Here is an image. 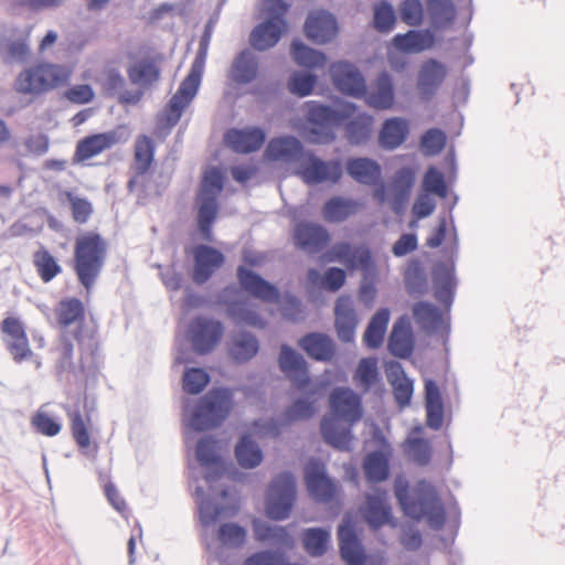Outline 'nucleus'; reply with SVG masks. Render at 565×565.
<instances>
[{"label": "nucleus", "instance_id": "1", "mask_svg": "<svg viewBox=\"0 0 565 565\" xmlns=\"http://www.w3.org/2000/svg\"><path fill=\"white\" fill-rule=\"evenodd\" d=\"M58 328L62 330L56 347L57 365L61 370L73 366L75 345L78 350V364L85 367L94 361L99 350L97 331L85 324V306L75 297L63 298L54 309Z\"/></svg>", "mask_w": 565, "mask_h": 565}, {"label": "nucleus", "instance_id": "2", "mask_svg": "<svg viewBox=\"0 0 565 565\" xmlns=\"http://www.w3.org/2000/svg\"><path fill=\"white\" fill-rule=\"evenodd\" d=\"M395 497L404 512L411 519H425L430 529L439 531L446 522V512L434 486L422 480L411 492L406 481L396 480Z\"/></svg>", "mask_w": 565, "mask_h": 565}, {"label": "nucleus", "instance_id": "3", "mask_svg": "<svg viewBox=\"0 0 565 565\" xmlns=\"http://www.w3.org/2000/svg\"><path fill=\"white\" fill-rule=\"evenodd\" d=\"M108 247L107 239L95 231L84 232L75 238L73 269L86 290L98 279L107 259Z\"/></svg>", "mask_w": 565, "mask_h": 565}, {"label": "nucleus", "instance_id": "4", "mask_svg": "<svg viewBox=\"0 0 565 565\" xmlns=\"http://www.w3.org/2000/svg\"><path fill=\"white\" fill-rule=\"evenodd\" d=\"M329 262H339L349 269L360 267L363 280L359 289V298L365 306H371L376 297V269L371 250L366 246L352 247L348 242H338L327 253Z\"/></svg>", "mask_w": 565, "mask_h": 565}, {"label": "nucleus", "instance_id": "5", "mask_svg": "<svg viewBox=\"0 0 565 565\" xmlns=\"http://www.w3.org/2000/svg\"><path fill=\"white\" fill-rule=\"evenodd\" d=\"M233 394L228 388H213L202 396L190 413L184 407L186 425L195 431H205L218 427L230 415Z\"/></svg>", "mask_w": 565, "mask_h": 565}, {"label": "nucleus", "instance_id": "6", "mask_svg": "<svg viewBox=\"0 0 565 565\" xmlns=\"http://www.w3.org/2000/svg\"><path fill=\"white\" fill-rule=\"evenodd\" d=\"M73 70L70 66L41 62L22 71L15 79V89L22 94L40 95L67 85Z\"/></svg>", "mask_w": 565, "mask_h": 565}, {"label": "nucleus", "instance_id": "7", "mask_svg": "<svg viewBox=\"0 0 565 565\" xmlns=\"http://www.w3.org/2000/svg\"><path fill=\"white\" fill-rule=\"evenodd\" d=\"M224 188V175L213 168L204 173L196 195V224L202 239L213 242V225L218 214L217 196Z\"/></svg>", "mask_w": 565, "mask_h": 565}, {"label": "nucleus", "instance_id": "8", "mask_svg": "<svg viewBox=\"0 0 565 565\" xmlns=\"http://www.w3.org/2000/svg\"><path fill=\"white\" fill-rule=\"evenodd\" d=\"M356 106L347 104L342 110L311 100L308 103L309 134L316 143H330L335 139L334 129L354 114Z\"/></svg>", "mask_w": 565, "mask_h": 565}, {"label": "nucleus", "instance_id": "9", "mask_svg": "<svg viewBox=\"0 0 565 565\" xmlns=\"http://www.w3.org/2000/svg\"><path fill=\"white\" fill-rule=\"evenodd\" d=\"M202 79L190 74L181 82L163 111L158 116L154 136L163 140L179 122L184 109L198 94Z\"/></svg>", "mask_w": 565, "mask_h": 565}, {"label": "nucleus", "instance_id": "10", "mask_svg": "<svg viewBox=\"0 0 565 565\" xmlns=\"http://www.w3.org/2000/svg\"><path fill=\"white\" fill-rule=\"evenodd\" d=\"M454 236L450 246L445 250L448 260L437 262L431 270L435 287V298L438 302L449 308L455 299L458 285L456 277V260L459 254V239L456 227H452Z\"/></svg>", "mask_w": 565, "mask_h": 565}, {"label": "nucleus", "instance_id": "11", "mask_svg": "<svg viewBox=\"0 0 565 565\" xmlns=\"http://www.w3.org/2000/svg\"><path fill=\"white\" fill-rule=\"evenodd\" d=\"M296 500V479L290 471L277 475L268 486L266 494L267 516L275 521L289 518Z\"/></svg>", "mask_w": 565, "mask_h": 565}, {"label": "nucleus", "instance_id": "12", "mask_svg": "<svg viewBox=\"0 0 565 565\" xmlns=\"http://www.w3.org/2000/svg\"><path fill=\"white\" fill-rule=\"evenodd\" d=\"M128 138L129 134H126L125 129L121 127L88 135L77 141L73 161L75 163H85L105 151L113 149L115 146L127 141Z\"/></svg>", "mask_w": 565, "mask_h": 565}, {"label": "nucleus", "instance_id": "13", "mask_svg": "<svg viewBox=\"0 0 565 565\" xmlns=\"http://www.w3.org/2000/svg\"><path fill=\"white\" fill-rule=\"evenodd\" d=\"M238 288L228 285L218 295V301L226 306V313L236 326H248L265 329L267 321L259 315L254 306L246 300H235Z\"/></svg>", "mask_w": 565, "mask_h": 565}, {"label": "nucleus", "instance_id": "14", "mask_svg": "<svg viewBox=\"0 0 565 565\" xmlns=\"http://www.w3.org/2000/svg\"><path fill=\"white\" fill-rule=\"evenodd\" d=\"M305 483L310 498L319 503L331 502L338 492V486L328 476L326 465L316 459L305 467Z\"/></svg>", "mask_w": 565, "mask_h": 565}, {"label": "nucleus", "instance_id": "15", "mask_svg": "<svg viewBox=\"0 0 565 565\" xmlns=\"http://www.w3.org/2000/svg\"><path fill=\"white\" fill-rule=\"evenodd\" d=\"M6 349L14 362L21 363L33 356L23 322L17 317H6L0 323Z\"/></svg>", "mask_w": 565, "mask_h": 565}, {"label": "nucleus", "instance_id": "16", "mask_svg": "<svg viewBox=\"0 0 565 565\" xmlns=\"http://www.w3.org/2000/svg\"><path fill=\"white\" fill-rule=\"evenodd\" d=\"M305 158L306 161L301 162L297 170V174L305 183H337L341 179L342 166L339 160L323 161L311 151H308Z\"/></svg>", "mask_w": 565, "mask_h": 565}, {"label": "nucleus", "instance_id": "17", "mask_svg": "<svg viewBox=\"0 0 565 565\" xmlns=\"http://www.w3.org/2000/svg\"><path fill=\"white\" fill-rule=\"evenodd\" d=\"M224 332L221 321L205 317L195 318L189 326V338L195 352L206 354L220 342Z\"/></svg>", "mask_w": 565, "mask_h": 565}, {"label": "nucleus", "instance_id": "18", "mask_svg": "<svg viewBox=\"0 0 565 565\" xmlns=\"http://www.w3.org/2000/svg\"><path fill=\"white\" fill-rule=\"evenodd\" d=\"M329 399L331 411L337 419L354 425L362 418V398L352 388L335 387Z\"/></svg>", "mask_w": 565, "mask_h": 565}, {"label": "nucleus", "instance_id": "19", "mask_svg": "<svg viewBox=\"0 0 565 565\" xmlns=\"http://www.w3.org/2000/svg\"><path fill=\"white\" fill-rule=\"evenodd\" d=\"M330 75L334 86L344 95L362 98L365 94V78L355 65L335 62L330 66Z\"/></svg>", "mask_w": 565, "mask_h": 565}, {"label": "nucleus", "instance_id": "20", "mask_svg": "<svg viewBox=\"0 0 565 565\" xmlns=\"http://www.w3.org/2000/svg\"><path fill=\"white\" fill-rule=\"evenodd\" d=\"M258 75L259 58L250 49L239 51L226 71V79L232 86L249 85Z\"/></svg>", "mask_w": 565, "mask_h": 565}, {"label": "nucleus", "instance_id": "21", "mask_svg": "<svg viewBox=\"0 0 565 565\" xmlns=\"http://www.w3.org/2000/svg\"><path fill=\"white\" fill-rule=\"evenodd\" d=\"M278 366L298 390H305L309 385L310 375L307 361L286 343L280 345Z\"/></svg>", "mask_w": 565, "mask_h": 565}, {"label": "nucleus", "instance_id": "22", "mask_svg": "<svg viewBox=\"0 0 565 565\" xmlns=\"http://www.w3.org/2000/svg\"><path fill=\"white\" fill-rule=\"evenodd\" d=\"M292 238L298 249L309 255H316L329 244L330 234L320 224L300 222L295 226Z\"/></svg>", "mask_w": 565, "mask_h": 565}, {"label": "nucleus", "instance_id": "23", "mask_svg": "<svg viewBox=\"0 0 565 565\" xmlns=\"http://www.w3.org/2000/svg\"><path fill=\"white\" fill-rule=\"evenodd\" d=\"M447 76V67L444 63L429 58L424 62L417 74L416 88L423 102L431 100L438 93Z\"/></svg>", "mask_w": 565, "mask_h": 565}, {"label": "nucleus", "instance_id": "24", "mask_svg": "<svg viewBox=\"0 0 565 565\" xmlns=\"http://www.w3.org/2000/svg\"><path fill=\"white\" fill-rule=\"evenodd\" d=\"M192 254L194 259L192 278L198 285L205 284L225 263L224 254L210 245H196Z\"/></svg>", "mask_w": 565, "mask_h": 565}, {"label": "nucleus", "instance_id": "25", "mask_svg": "<svg viewBox=\"0 0 565 565\" xmlns=\"http://www.w3.org/2000/svg\"><path fill=\"white\" fill-rule=\"evenodd\" d=\"M209 484V494H206L201 486L195 487V501L199 510L200 522L203 526L207 527L214 524L223 508L218 503V499H225L228 494L227 489H217L215 482Z\"/></svg>", "mask_w": 565, "mask_h": 565}, {"label": "nucleus", "instance_id": "26", "mask_svg": "<svg viewBox=\"0 0 565 565\" xmlns=\"http://www.w3.org/2000/svg\"><path fill=\"white\" fill-rule=\"evenodd\" d=\"M72 437L81 450H87L92 446L93 420L92 411L88 407L87 397L83 398V408L66 407Z\"/></svg>", "mask_w": 565, "mask_h": 565}, {"label": "nucleus", "instance_id": "27", "mask_svg": "<svg viewBox=\"0 0 565 565\" xmlns=\"http://www.w3.org/2000/svg\"><path fill=\"white\" fill-rule=\"evenodd\" d=\"M367 106L376 110H387L395 103V86L392 76L383 71L379 73L374 82L367 87L362 96Z\"/></svg>", "mask_w": 565, "mask_h": 565}, {"label": "nucleus", "instance_id": "28", "mask_svg": "<svg viewBox=\"0 0 565 565\" xmlns=\"http://www.w3.org/2000/svg\"><path fill=\"white\" fill-rule=\"evenodd\" d=\"M266 132L259 127L231 128L224 135L225 143L236 153H252L262 148Z\"/></svg>", "mask_w": 565, "mask_h": 565}, {"label": "nucleus", "instance_id": "29", "mask_svg": "<svg viewBox=\"0 0 565 565\" xmlns=\"http://www.w3.org/2000/svg\"><path fill=\"white\" fill-rule=\"evenodd\" d=\"M305 34L317 44L331 42L338 34V23L333 14L321 10L310 13L305 22Z\"/></svg>", "mask_w": 565, "mask_h": 565}, {"label": "nucleus", "instance_id": "30", "mask_svg": "<svg viewBox=\"0 0 565 565\" xmlns=\"http://www.w3.org/2000/svg\"><path fill=\"white\" fill-rule=\"evenodd\" d=\"M237 279L242 289L252 296L266 302H277L279 300L280 292L278 288L252 269L238 266Z\"/></svg>", "mask_w": 565, "mask_h": 565}, {"label": "nucleus", "instance_id": "31", "mask_svg": "<svg viewBox=\"0 0 565 565\" xmlns=\"http://www.w3.org/2000/svg\"><path fill=\"white\" fill-rule=\"evenodd\" d=\"M196 459L206 468L204 479L206 483L216 482L224 473L221 456L217 454V440L213 437H203L196 444Z\"/></svg>", "mask_w": 565, "mask_h": 565}, {"label": "nucleus", "instance_id": "32", "mask_svg": "<svg viewBox=\"0 0 565 565\" xmlns=\"http://www.w3.org/2000/svg\"><path fill=\"white\" fill-rule=\"evenodd\" d=\"M268 159L295 163L306 157L301 141L294 136L273 138L265 151Z\"/></svg>", "mask_w": 565, "mask_h": 565}, {"label": "nucleus", "instance_id": "33", "mask_svg": "<svg viewBox=\"0 0 565 565\" xmlns=\"http://www.w3.org/2000/svg\"><path fill=\"white\" fill-rule=\"evenodd\" d=\"M334 316V327L339 340L343 343L352 342L355 337L358 317L349 297H340L337 300Z\"/></svg>", "mask_w": 565, "mask_h": 565}, {"label": "nucleus", "instance_id": "34", "mask_svg": "<svg viewBox=\"0 0 565 565\" xmlns=\"http://www.w3.org/2000/svg\"><path fill=\"white\" fill-rule=\"evenodd\" d=\"M363 516L370 527L374 530H379L392 521V508L385 491L377 490L375 493L366 495Z\"/></svg>", "mask_w": 565, "mask_h": 565}, {"label": "nucleus", "instance_id": "35", "mask_svg": "<svg viewBox=\"0 0 565 565\" xmlns=\"http://www.w3.org/2000/svg\"><path fill=\"white\" fill-rule=\"evenodd\" d=\"M298 345L307 355L320 362H327L333 359L335 354V344L326 333L309 332L298 340Z\"/></svg>", "mask_w": 565, "mask_h": 565}, {"label": "nucleus", "instance_id": "36", "mask_svg": "<svg viewBox=\"0 0 565 565\" xmlns=\"http://www.w3.org/2000/svg\"><path fill=\"white\" fill-rule=\"evenodd\" d=\"M390 352L399 359H407L414 350L412 327L407 317H401L393 326L388 338Z\"/></svg>", "mask_w": 565, "mask_h": 565}, {"label": "nucleus", "instance_id": "37", "mask_svg": "<svg viewBox=\"0 0 565 565\" xmlns=\"http://www.w3.org/2000/svg\"><path fill=\"white\" fill-rule=\"evenodd\" d=\"M338 537L343 561L348 565H364L365 553L353 526L350 524L340 525Z\"/></svg>", "mask_w": 565, "mask_h": 565}, {"label": "nucleus", "instance_id": "38", "mask_svg": "<svg viewBox=\"0 0 565 565\" xmlns=\"http://www.w3.org/2000/svg\"><path fill=\"white\" fill-rule=\"evenodd\" d=\"M435 38L430 30H409L393 38V45L403 53H419L434 45Z\"/></svg>", "mask_w": 565, "mask_h": 565}, {"label": "nucleus", "instance_id": "39", "mask_svg": "<svg viewBox=\"0 0 565 565\" xmlns=\"http://www.w3.org/2000/svg\"><path fill=\"white\" fill-rule=\"evenodd\" d=\"M347 172L356 182L375 185L381 180V166L370 158H352L347 161Z\"/></svg>", "mask_w": 565, "mask_h": 565}, {"label": "nucleus", "instance_id": "40", "mask_svg": "<svg viewBox=\"0 0 565 565\" xmlns=\"http://www.w3.org/2000/svg\"><path fill=\"white\" fill-rule=\"evenodd\" d=\"M416 324L426 333H436L446 324L443 313L428 301H417L412 308Z\"/></svg>", "mask_w": 565, "mask_h": 565}, {"label": "nucleus", "instance_id": "41", "mask_svg": "<svg viewBox=\"0 0 565 565\" xmlns=\"http://www.w3.org/2000/svg\"><path fill=\"white\" fill-rule=\"evenodd\" d=\"M426 424L429 428L438 430L444 422V404L437 383L434 380L425 381Z\"/></svg>", "mask_w": 565, "mask_h": 565}, {"label": "nucleus", "instance_id": "42", "mask_svg": "<svg viewBox=\"0 0 565 565\" xmlns=\"http://www.w3.org/2000/svg\"><path fill=\"white\" fill-rule=\"evenodd\" d=\"M285 31V28L274 23V21L265 20L250 32L249 43L257 51L269 50L279 42Z\"/></svg>", "mask_w": 565, "mask_h": 565}, {"label": "nucleus", "instance_id": "43", "mask_svg": "<svg viewBox=\"0 0 565 565\" xmlns=\"http://www.w3.org/2000/svg\"><path fill=\"white\" fill-rule=\"evenodd\" d=\"M259 351V341L249 331H241L233 335L228 347V355L237 363L250 361Z\"/></svg>", "mask_w": 565, "mask_h": 565}, {"label": "nucleus", "instance_id": "44", "mask_svg": "<svg viewBox=\"0 0 565 565\" xmlns=\"http://www.w3.org/2000/svg\"><path fill=\"white\" fill-rule=\"evenodd\" d=\"M408 132V122L404 118L393 117L386 119L380 131V145L386 150H394L406 140Z\"/></svg>", "mask_w": 565, "mask_h": 565}, {"label": "nucleus", "instance_id": "45", "mask_svg": "<svg viewBox=\"0 0 565 565\" xmlns=\"http://www.w3.org/2000/svg\"><path fill=\"white\" fill-rule=\"evenodd\" d=\"M426 10L433 28L443 30L456 19V7L451 0H426Z\"/></svg>", "mask_w": 565, "mask_h": 565}, {"label": "nucleus", "instance_id": "46", "mask_svg": "<svg viewBox=\"0 0 565 565\" xmlns=\"http://www.w3.org/2000/svg\"><path fill=\"white\" fill-rule=\"evenodd\" d=\"M320 430L323 439L329 445L340 450L351 449L353 437L350 428L340 427L333 418L323 417L321 419Z\"/></svg>", "mask_w": 565, "mask_h": 565}, {"label": "nucleus", "instance_id": "47", "mask_svg": "<svg viewBox=\"0 0 565 565\" xmlns=\"http://www.w3.org/2000/svg\"><path fill=\"white\" fill-rule=\"evenodd\" d=\"M234 452L238 465L245 469L256 468L264 458L260 447L249 435L239 438Z\"/></svg>", "mask_w": 565, "mask_h": 565}, {"label": "nucleus", "instance_id": "48", "mask_svg": "<svg viewBox=\"0 0 565 565\" xmlns=\"http://www.w3.org/2000/svg\"><path fill=\"white\" fill-rule=\"evenodd\" d=\"M373 116L361 113L345 124V138L350 145L359 146L365 143L372 135Z\"/></svg>", "mask_w": 565, "mask_h": 565}, {"label": "nucleus", "instance_id": "49", "mask_svg": "<svg viewBox=\"0 0 565 565\" xmlns=\"http://www.w3.org/2000/svg\"><path fill=\"white\" fill-rule=\"evenodd\" d=\"M364 475L369 482L379 483L390 476V460L387 455L375 450L366 455L363 463Z\"/></svg>", "mask_w": 565, "mask_h": 565}, {"label": "nucleus", "instance_id": "50", "mask_svg": "<svg viewBox=\"0 0 565 565\" xmlns=\"http://www.w3.org/2000/svg\"><path fill=\"white\" fill-rule=\"evenodd\" d=\"M390 321V310L382 308L371 318L364 332V343L370 349H377L382 345L384 334Z\"/></svg>", "mask_w": 565, "mask_h": 565}, {"label": "nucleus", "instance_id": "51", "mask_svg": "<svg viewBox=\"0 0 565 565\" xmlns=\"http://www.w3.org/2000/svg\"><path fill=\"white\" fill-rule=\"evenodd\" d=\"M32 263L43 282H50L62 273L57 259L43 246L33 253Z\"/></svg>", "mask_w": 565, "mask_h": 565}, {"label": "nucleus", "instance_id": "52", "mask_svg": "<svg viewBox=\"0 0 565 565\" xmlns=\"http://www.w3.org/2000/svg\"><path fill=\"white\" fill-rule=\"evenodd\" d=\"M290 54L296 64L306 68L323 67L326 64V55L322 52L309 47L300 40L292 41Z\"/></svg>", "mask_w": 565, "mask_h": 565}, {"label": "nucleus", "instance_id": "53", "mask_svg": "<svg viewBox=\"0 0 565 565\" xmlns=\"http://www.w3.org/2000/svg\"><path fill=\"white\" fill-rule=\"evenodd\" d=\"M303 547L312 557L326 554L330 543V532L323 527H311L303 532Z\"/></svg>", "mask_w": 565, "mask_h": 565}, {"label": "nucleus", "instance_id": "54", "mask_svg": "<svg viewBox=\"0 0 565 565\" xmlns=\"http://www.w3.org/2000/svg\"><path fill=\"white\" fill-rule=\"evenodd\" d=\"M353 202L341 196H333L329 199L322 207L324 220L331 223L342 222L353 214Z\"/></svg>", "mask_w": 565, "mask_h": 565}, {"label": "nucleus", "instance_id": "55", "mask_svg": "<svg viewBox=\"0 0 565 565\" xmlns=\"http://www.w3.org/2000/svg\"><path fill=\"white\" fill-rule=\"evenodd\" d=\"M213 33V22L210 20L205 26L203 34L200 39L199 49L196 52V55L194 57V61L192 62L191 68L189 74L202 79L204 68H205V62L207 57V51L211 42Z\"/></svg>", "mask_w": 565, "mask_h": 565}, {"label": "nucleus", "instance_id": "56", "mask_svg": "<svg viewBox=\"0 0 565 565\" xmlns=\"http://www.w3.org/2000/svg\"><path fill=\"white\" fill-rule=\"evenodd\" d=\"M396 24V15L393 6L386 1L374 6L373 26L380 33H390Z\"/></svg>", "mask_w": 565, "mask_h": 565}, {"label": "nucleus", "instance_id": "57", "mask_svg": "<svg viewBox=\"0 0 565 565\" xmlns=\"http://www.w3.org/2000/svg\"><path fill=\"white\" fill-rule=\"evenodd\" d=\"M354 379L369 391L374 384L381 381L377 361L374 358H363L360 360Z\"/></svg>", "mask_w": 565, "mask_h": 565}, {"label": "nucleus", "instance_id": "58", "mask_svg": "<svg viewBox=\"0 0 565 565\" xmlns=\"http://www.w3.org/2000/svg\"><path fill=\"white\" fill-rule=\"evenodd\" d=\"M313 414V403L307 398H298L281 413V416L285 419L284 424L289 426L295 422L309 419Z\"/></svg>", "mask_w": 565, "mask_h": 565}, {"label": "nucleus", "instance_id": "59", "mask_svg": "<svg viewBox=\"0 0 565 565\" xmlns=\"http://www.w3.org/2000/svg\"><path fill=\"white\" fill-rule=\"evenodd\" d=\"M31 425L39 434L47 437H54L62 430V424L42 409L33 414Z\"/></svg>", "mask_w": 565, "mask_h": 565}, {"label": "nucleus", "instance_id": "60", "mask_svg": "<svg viewBox=\"0 0 565 565\" xmlns=\"http://www.w3.org/2000/svg\"><path fill=\"white\" fill-rule=\"evenodd\" d=\"M317 83V76L311 73H294L288 81V89L298 97L309 96Z\"/></svg>", "mask_w": 565, "mask_h": 565}, {"label": "nucleus", "instance_id": "61", "mask_svg": "<svg viewBox=\"0 0 565 565\" xmlns=\"http://www.w3.org/2000/svg\"><path fill=\"white\" fill-rule=\"evenodd\" d=\"M246 530L236 523H224L218 529V540L231 547H239L246 541Z\"/></svg>", "mask_w": 565, "mask_h": 565}, {"label": "nucleus", "instance_id": "62", "mask_svg": "<svg viewBox=\"0 0 565 565\" xmlns=\"http://www.w3.org/2000/svg\"><path fill=\"white\" fill-rule=\"evenodd\" d=\"M209 382L210 376L203 369H188L183 375V390L189 394H199Z\"/></svg>", "mask_w": 565, "mask_h": 565}, {"label": "nucleus", "instance_id": "63", "mask_svg": "<svg viewBox=\"0 0 565 565\" xmlns=\"http://www.w3.org/2000/svg\"><path fill=\"white\" fill-rule=\"evenodd\" d=\"M65 196L68 200L72 217L77 224H85L93 214V205L85 198L75 196L72 192H66Z\"/></svg>", "mask_w": 565, "mask_h": 565}, {"label": "nucleus", "instance_id": "64", "mask_svg": "<svg viewBox=\"0 0 565 565\" xmlns=\"http://www.w3.org/2000/svg\"><path fill=\"white\" fill-rule=\"evenodd\" d=\"M285 419L281 414L277 418H258L252 423V427L256 435L259 437H273L277 438L280 436L282 428L287 427L284 424Z\"/></svg>", "mask_w": 565, "mask_h": 565}]
</instances>
